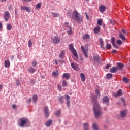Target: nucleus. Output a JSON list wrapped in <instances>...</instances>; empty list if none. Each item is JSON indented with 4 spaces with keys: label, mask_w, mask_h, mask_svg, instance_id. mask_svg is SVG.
I'll return each mask as SVG.
<instances>
[{
    "label": "nucleus",
    "mask_w": 130,
    "mask_h": 130,
    "mask_svg": "<svg viewBox=\"0 0 130 130\" xmlns=\"http://www.w3.org/2000/svg\"><path fill=\"white\" fill-rule=\"evenodd\" d=\"M92 101L94 103L93 105V110L94 112L95 117L98 119L100 118V117L102 115V112L99 107V104L97 102V100L95 98H92Z\"/></svg>",
    "instance_id": "f257e3e1"
},
{
    "label": "nucleus",
    "mask_w": 130,
    "mask_h": 130,
    "mask_svg": "<svg viewBox=\"0 0 130 130\" xmlns=\"http://www.w3.org/2000/svg\"><path fill=\"white\" fill-rule=\"evenodd\" d=\"M72 18L74 21H77L79 24L82 23V16L77 11L75 10L73 12Z\"/></svg>",
    "instance_id": "f03ea898"
},
{
    "label": "nucleus",
    "mask_w": 130,
    "mask_h": 130,
    "mask_svg": "<svg viewBox=\"0 0 130 130\" xmlns=\"http://www.w3.org/2000/svg\"><path fill=\"white\" fill-rule=\"evenodd\" d=\"M30 123V121L29 119L26 118H21L18 121V125L20 126V127H24L25 125Z\"/></svg>",
    "instance_id": "7ed1b4c3"
},
{
    "label": "nucleus",
    "mask_w": 130,
    "mask_h": 130,
    "mask_svg": "<svg viewBox=\"0 0 130 130\" xmlns=\"http://www.w3.org/2000/svg\"><path fill=\"white\" fill-rule=\"evenodd\" d=\"M66 29L67 30V34L68 35H72V32L73 31V29H72V27H71L70 26L68 25V23H66Z\"/></svg>",
    "instance_id": "20e7f679"
},
{
    "label": "nucleus",
    "mask_w": 130,
    "mask_h": 130,
    "mask_svg": "<svg viewBox=\"0 0 130 130\" xmlns=\"http://www.w3.org/2000/svg\"><path fill=\"white\" fill-rule=\"evenodd\" d=\"M4 18L6 22L9 21V19H10V12H9V11H6L4 13Z\"/></svg>",
    "instance_id": "39448f33"
},
{
    "label": "nucleus",
    "mask_w": 130,
    "mask_h": 130,
    "mask_svg": "<svg viewBox=\"0 0 130 130\" xmlns=\"http://www.w3.org/2000/svg\"><path fill=\"white\" fill-rule=\"evenodd\" d=\"M121 95H122V90L121 89H119L117 93H113V96L114 97H120Z\"/></svg>",
    "instance_id": "423d86ee"
},
{
    "label": "nucleus",
    "mask_w": 130,
    "mask_h": 130,
    "mask_svg": "<svg viewBox=\"0 0 130 130\" xmlns=\"http://www.w3.org/2000/svg\"><path fill=\"white\" fill-rule=\"evenodd\" d=\"M81 49L86 58H88V49H85L84 46H82Z\"/></svg>",
    "instance_id": "0eeeda50"
},
{
    "label": "nucleus",
    "mask_w": 130,
    "mask_h": 130,
    "mask_svg": "<svg viewBox=\"0 0 130 130\" xmlns=\"http://www.w3.org/2000/svg\"><path fill=\"white\" fill-rule=\"evenodd\" d=\"M93 60L94 62H100L102 59H101L99 55H95L93 56Z\"/></svg>",
    "instance_id": "6e6552de"
},
{
    "label": "nucleus",
    "mask_w": 130,
    "mask_h": 130,
    "mask_svg": "<svg viewBox=\"0 0 130 130\" xmlns=\"http://www.w3.org/2000/svg\"><path fill=\"white\" fill-rule=\"evenodd\" d=\"M44 111L45 117L48 118V117L49 116V110H48V108H47V107H45L44 109Z\"/></svg>",
    "instance_id": "1a4fd4ad"
},
{
    "label": "nucleus",
    "mask_w": 130,
    "mask_h": 130,
    "mask_svg": "<svg viewBox=\"0 0 130 130\" xmlns=\"http://www.w3.org/2000/svg\"><path fill=\"white\" fill-rule=\"evenodd\" d=\"M53 43H59L60 42V39L58 37H55L52 39Z\"/></svg>",
    "instance_id": "9d476101"
},
{
    "label": "nucleus",
    "mask_w": 130,
    "mask_h": 130,
    "mask_svg": "<svg viewBox=\"0 0 130 130\" xmlns=\"http://www.w3.org/2000/svg\"><path fill=\"white\" fill-rule=\"evenodd\" d=\"M119 37L121 39V40L124 42V41H126V38H125V36L122 32H120L119 34Z\"/></svg>",
    "instance_id": "9b49d317"
},
{
    "label": "nucleus",
    "mask_w": 130,
    "mask_h": 130,
    "mask_svg": "<svg viewBox=\"0 0 130 130\" xmlns=\"http://www.w3.org/2000/svg\"><path fill=\"white\" fill-rule=\"evenodd\" d=\"M127 114V110H122L120 113L121 117L122 118H123V117H125V116H126Z\"/></svg>",
    "instance_id": "f8f14e48"
},
{
    "label": "nucleus",
    "mask_w": 130,
    "mask_h": 130,
    "mask_svg": "<svg viewBox=\"0 0 130 130\" xmlns=\"http://www.w3.org/2000/svg\"><path fill=\"white\" fill-rule=\"evenodd\" d=\"M111 40V43L113 47H114V48H118V47H117V45L115 44V38H114V37H112Z\"/></svg>",
    "instance_id": "ddd939ff"
},
{
    "label": "nucleus",
    "mask_w": 130,
    "mask_h": 130,
    "mask_svg": "<svg viewBox=\"0 0 130 130\" xmlns=\"http://www.w3.org/2000/svg\"><path fill=\"white\" fill-rule=\"evenodd\" d=\"M21 10L23 11H26L28 13H30L31 12V9L26 6H21Z\"/></svg>",
    "instance_id": "4468645a"
},
{
    "label": "nucleus",
    "mask_w": 130,
    "mask_h": 130,
    "mask_svg": "<svg viewBox=\"0 0 130 130\" xmlns=\"http://www.w3.org/2000/svg\"><path fill=\"white\" fill-rule=\"evenodd\" d=\"M69 50L71 51L72 53H74V52H76L77 51H76V49L74 48V45L73 44H70L69 46Z\"/></svg>",
    "instance_id": "2eb2a0df"
},
{
    "label": "nucleus",
    "mask_w": 130,
    "mask_h": 130,
    "mask_svg": "<svg viewBox=\"0 0 130 130\" xmlns=\"http://www.w3.org/2000/svg\"><path fill=\"white\" fill-rule=\"evenodd\" d=\"M71 66L73 70H75V71H78L79 69L78 68V65L76 63H71Z\"/></svg>",
    "instance_id": "dca6fc26"
},
{
    "label": "nucleus",
    "mask_w": 130,
    "mask_h": 130,
    "mask_svg": "<svg viewBox=\"0 0 130 130\" xmlns=\"http://www.w3.org/2000/svg\"><path fill=\"white\" fill-rule=\"evenodd\" d=\"M124 67V65L120 62L117 63V68L118 70H121Z\"/></svg>",
    "instance_id": "f3484780"
},
{
    "label": "nucleus",
    "mask_w": 130,
    "mask_h": 130,
    "mask_svg": "<svg viewBox=\"0 0 130 130\" xmlns=\"http://www.w3.org/2000/svg\"><path fill=\"white\" fill-rule=\"evenodd\" d=\"M118 71V69L116 67H113L110 70V73H112V74H114L116 73Z\"/></svg>",
    "instance_id": "a211bd4d"
},
{
    "label": "nucleus",
    "mask_w": 130,
    "mask_h": 130,
    "mask_svg": "<svg viewBox=\"0 0 130 130\" xmlns=\"http://www.w3.org/2000/svg\"><path fill=\"white\" fill-rule=\"evenodd\" d=\"M72 53L74 55V56L73 57V59L77 61V60L79 59V57H78V54L77 53V52H74Z\"/></svg>",
    "instance_id": "6ab92c4d"
},
{
    "label": "nucleus",
    "mask_w": 130,
    "mask_h": 130,
    "mask_svg": "<svg viewBox=\"0 0 130 130\" xmlns=\"http://www.w3.org/2000/svg\"><path fill=\"white\" fill-rule=\"evenodd\" d=\"M83 126H84V130H89L90 129V125L89 124V123L86 122L84 123L83 124Z\"/></svg>",
    "instance_id": "aec40b11"
},
{
    "label": "nucleus",
    "mask_w": 130,
    "mask_h": 130,
    "mask_svg": "<svg viewBox=\"0 0 130 130\" xmlns=\"http://www.w3.org/2000/svg\"><path fill=\"white\" fill-rule=\"evenodd\" d=\"M92 127L93 130H99V126L95 122H94L93 123Z\"/></svg>",
    "instance_id": "412c9836"
},
{
    "label": "nucleus",
    "mask_w": 130,
    "mask_h": 130,
    "mask_svg": "<svg viewBox=\"0 0 130 130\" xmlns=\"http://www.w3.org/2000/svg\"><path fill=\"white\" fill-rule=\"evenodd\" d=\"M100 12L103 13L105 10H106V7L103 5H101L99 8Z\"/></svg>",
    "instance_id": "4be33fe9"
},
{
    "label": "nucleus",
    "mask_w": 130,
    "mask_h": 130,
    "mask_svg": "<svg viewBox=\"0 0 130 130\" xmlns=\"http://www.w3.org/2000/svg\"><path fill=\"white\" fill-rule=\"evenodd\" d=\"M28 72H29L30 74H34L35 72H36V70L34 69V68L31 67L29 69L27 70Z\"/></svg>",
    "instance_id": "5701e85b"
},
{
    "label": "nucleus",
    "mask_w": 130,
    "mask_h": 130,
    "mask_svg": "<svg viewBox=\"0 0 130 130\" xmlns=\"http://www.w3.org/2000/svg\"><path fill=\"white\" fill-rule=\"evenodd\" d=\"M52 124V120H49L45 123V125L47 127L50 126V125H51Z\"/></svg>",
    "instance_id": "b1692460"
},
{
    "label": "nucleus",
    "mask_w": 130,
    "mask_h": 130,
    "mask_svg": "<svg viewBox=\"0 0 130 130\" xmlns=\"http://www.w3.org/2000/svg\"><path fill=\"white\" fill-rule=\"evenodd\" d=\"M80 77L82 82H85V81H86V77L85 76V74H84V73H81L80 74Z\"/></svg>",
    "instance_id": "393cba45"
},
{
    "label": "nucleus",
    "mask_w": 130,
    "mask_h": 130,
    "mask_svg": "<svg viewBox=\"0 0 130 130\" xmlns=\"http://www.w3.org/2000/svg\"><path fill=\"white\" fill-rule=\"evenodd\" d=\"M63 78L69 80V78H71V75L69 73H64L63 74Z\"/></svg>",
    "instance_id": "a878e982"
},
{
    "label": "nucleus",
    "mask_w": 130,
    "mask_h": 130,
    "mask_svg": "<svg viewBox=\"0 0 130 130\" xmlns=\"http://www.w3.org/2000/svg\"><path fill=\"white\" fill-rule=\"evenodd\" d=\"M103 103H108L109 102V98L107 96H105L103 98Z\"/></svg>",
    "instance_id": "bb28decb"
},
{
    "label": "nucleus",
    "mask_w": 130,
    "mask_h": 130,
    "mask_svg": "<svg viewBox=\"0 0 130 130\" xmlns=\"http://www.w3.org/2000/svg\"><path fill=\"white\" fill-rule=\"evenodd\" d=\"M10 65H11V63L10 62V60H5V65H4L5 68H9V67H10Z\"/></svg>",
    "instance_id": "cd10ccee"
},
{
    "label": "nucleus",
    "mask_w": 130,
    "mask_h": 130,
    "mask_svg": "<svg viewBox=\"0 0 130 130\" xmlns=\"http://www.w3.org/2000/svg\"><path fill=\"white\" fill-rule=\"evenodd\" d=\"M122 81L123 82H124V83H130L129 79L125 77H123Z\"/></svg>",
    "instance_id": "c85d7f7f"
},
{
    "label": "nucleus",
    "mask_w": 130,
    "mask_h": 130,
    "mask_svg": "<svg viewBox=\"0 0 130 130\" xmlns=\"http://www.w3.org/2000/svg\"><path fill=\"white\" fill-rule=\"evenodd\" d=\"M65 98L67 101V106H70V96L66 95H65Z\"/></svg>",
    "instance_id": "c756f323"
},
{
    "label": "nucleus",
    "mask_w": 130,
    "mask_h": 130,
    "mask_svg": "<svg viewBox=\"0 0 130 130\" xmlns=\"http://www.w3.org/2000/svg\"><path fill=\"white\" fill-rule=\"evenodd\" d=\"M94 33L98 34L100 31V26H98L97 27H95L93 29Z\"/></svg>",
    "instance_id": "7c9ffc66"
},
{
    "label": "nucleus",
    "mask_w": 130,
    "mask_h": 130,
    "mask_svg": "<svg viewBox=\"0 0 130 130\" xmlns=\"http://www.w3.org/2000/svg\"><path fill=\"white\" fill-rule=\"evenodd\" d=\"M64 51H61V53L59 54V57L60 58H63L64 57Z\"/></svg>",
    "instance_id": "2f4dec72"
},
{
    "label": "nucleus",
    "mask_w": 130,
    "mask_h": 130,
    "mask_svg": "<svg viewBox=\"0 0 130 130\" xmlns=\"http://www.w3.org/2000/svg\"><path fill=\"white\" fill-rule=\"evenodd\" d=\"M90 39V35L88 34H85L83 36V39L84 40H86V39Z\"/></svg>",
    "instance_id": "473e14b6"
},
{
    "label": "nucleus",
    "mask_w": 130,
    "mask_h": 130,
    "mask_svg": "<svg viewBox=\"0 0 130 130\" xmlns=\"http://www.w3.org/2000/svg\"><path fill=\"white\" fill-rule=\"evenodd\" d=\"M58 75H59V73H58V72H57V71L53 72L52 73V76L53 77H54V78H56V77H57V76H58Z\"/></svg>",
    "instance_id": "72a5a7b5"
},
{
    "label": "nucleus",
    "mask_w": 130,
    "mask_h": 130,
    "mask_svg": "<svg viewBox=\"0 0 130 130\" xmlns=\"http://www.w3.org/2000/svg\"><path fill=\"white\" fill-rule=\"evenodd\" d=\"M113 75L112 74H110V73H109V74H107L106 75V77L107 78V79L108 80H109L110 78H111V77H112Z\"/></svg>",
    "instance_id": "f704fd0d"
},
{
    "label": "nucleus",
    "mask_w": 130,
    "mask_h": 130,
    "mask_svg": "<svg viewBox=\"0 0 130 130\" xmlns=\"http://www.w3.org/2000/svg\"><path fill=\"white\" fill-rule=\"evenodd\" d=\"M52 15L53 16V17H54V18L56 17H59V13H56L55 12H52Z\"/></svg>",
    "instance_id": "c9c22d12"
},
{
    "label": "nucleus",
    "mask_w": 130,
    "mask_h": 130,
    "mask_svg": "<svg viewBox=\"0 0 130 130\" xmlns=\"http://www.w3.org/2000/svg\"><path fill=\"white\" fill-rule=\"evenodd\" d=\"M121 32L123 33V34H125V35H128V31L125 30L124 29H121Z\"/></svg>",
    "instance_id": "e433bc0d"
},
{
    "label": "nucleus",
    "mask_w": 130,
    "mask_h": 130,
    "mask_svg": "<svg viewBox=\"0 0 130 130\" xmlns=\"http://www.w3.org/2000/svg\"><path fill=\"white\" fill-rule=\"evenodd\" d=\"M7 29L8 31H11V30H12V25L11 24H7Z\"/></svg>",
    "instance_id": "4c0bfd02"
},
{
    "label": "nucleus",
    "mask_w": 130,
    "mask_h": 130,
    "mask_svg": "<svg viewBox=\"0 0 130 130\" xmlns=\"http://www.w3.org/2000/svg\"><path fill=\"white\" fill-rule=\"evenodd\" d=\"M102 22H103L102 19H99L97 21L98 25H99V26H101V25H102Z\"/></svg>",
    "instance_id": "58836bf2"
},
{
    "label": "nucleus",
    "mask_w": 130,
    "mask_h": 130,
    "mask_svg": "<svg viewBox=\"0 0 130 130\" xmlns=\"http://www.w3.org/2000/svg\"><path fill=\"white\" fill-rule=\"evenodd\" d=\"M37 94H34L33 95V101L34 102H36V101H37Z\"/></svg>",
    "instance_id": "ea45409f"
},
{
    "label": "nucleus",
    "mask_w": 130,
    "mask_h": 130,
    "mask_svg": "<svg viewBox=\"0 0 130 130\" xmlns=\"http://www.w3.org/2000/svg\"><path fill=\"white\" fill-rule=\"evenodd\" d=\"M58 101L60 102L61 104H62V103H63V96H61L59 98Z\"/></svg>",
    "instance_id": "a19ab883"
},
{
    "label": "nucleus",
    "mask_w": 130,
    "mask_h": 130,
    "mask_svg": "<svg viewBox=\"0 0 130 130\" xmlns=\"http://www.w3.org/2000/svg\"><path fill=\"white\" fill-rule=\"evenodd\" d=\"M28 47L30 48V47H32V40L31 39H29L28 41Z\"/></svg>",
    "instance_id": "79ce46f5"
},
{
    "label": "nucleus",
    "mask_w": 130,
    "mask_h": 130,
    "mask_svg": "<svg viewBox=\"0 0 130 130\" xmlns=\"http://www.w3.org/2000/svg\"><path fill=\"white\" fill-rule=\"evenodd\" d=\"M107 49H110L111 48V45L109 43H107V45L106 46Z\"/></svg>",
    "instance_id": "37998d69"
},
{
    "label": "nucleus",
    "mask_w": 130,
    "mask_h": 130,
    "mask_svg": "<svg viewBox=\"0 0 130 130\" xmlns=\"http://www.w3.org/2000/svg\"><path fill=\"white\" fill-rule=\"evenodd\" d=\"M117 44H118L119 45H121L122 44V41L120 40H118L116 41Z\"/></svg>",
    "instance_id": "c03bdc74"
},
{
    "label": "nucleus",
    "mask_w": 130,
    "mask_h": 130,
    "mask_svg": "<svg viewBox=\"0 0 130 130\" xmlns=\"http://www.w3.org/2000/svg\"><path fill=\"white\" fill-rule=\"evenodd\" d=\"M68 85V82H67V81L66 80H63L62 82V86H63L64 87L67 86Z\"/></svg>",
    "instance_id": "a18cd8bd"
},
{
    "label": "nucleus",
    "mask_w": 130,
    "mask_h": 130,
    "mask_svg": "<svg viewBox=\"0 0 130 130\" xmlns=\"http://www.w3.org/2000/svg\"><path fill=\"white\" fill-rule=\"evenodd\" d=\"M95 93H96L98 96L99 97H100V91H99V89H96L95 90Z\"/></svg>",
    "instance_id": "49530a36"
},
{
    "label": "nucleus",
    "mask_w": 130,
    "mask_h": 130,
    "mask_svg": "<svg viewBox=\"0 0 130 130\" xmlns=\"http://www.w3.org/2000/svg\"><path fill=\"white\" fill-rule=\"evenodd\" d=\"M36 8L37 9H40V8H41V3H38L36 5Z\"/></svg>",
    "instance_id": "de8ad7c7"
},
{
    "label": "nucleus",
    "mask_w": 130,
    "mask_h": 130,
    "mask_svg": "<svg viewBox=\"0 0 130 130\" xmlns=\"http://www.w3.org/2000/svg\"><path fill=\"white\" fill-rule=\"evenodd\" d=\"M36 64H37V61H34L32 62V64H31V65H32L34 67H36Z\"/></svg>",
    "instance_id": "09e8293b"
},
{
    "label": "nucleus",
    "mask_w": 130,
    "mask_h": 130,
    "mask_svg": "<svg viewBox=\"0 0 130 130\" xmlns=\"http://www.w3.org/2000/svg\"><path fill=\"white\" fill-rule=\"evenodd\" d=\"M55 114L57 116H59V115H60V111H57L56 112Z\"/></svg>",
    "instance_id": "8fccbe9b"
},
{
    "label": "nucleus",
    "mask_w": 130,
    "mask_h": 130,
    "mask_svg": "<svg viewBox=\"0 0 130 130\" xmlns=\"http://www.w3.org/2000/svg\"><path fill=\"white\" fill-rule=\"evenodd\" d=\"M110 67H111V66H110V64H108L105 66V69H106L107 70H108V69H109Z\"/></svg>",
    "instance_id": "3c124183"
},
{
    "label": "nucleus",
    "mask_w": 130,
    "mask_h": 130,
    "mask_svg": "<svg viewBox=\"0 0 130 130\" xmlns=\"http://www.w3.org/2000/svg\"><path fill=\"white\" fill-rule=\"evenodd\" d=\"M22 1L24 3H25V2L30 3V2H32V0H22Z\"/></svg>",
    "instance_id": "603ef678"
},
{
    "label": "nucleus",
    "mask_w": 130,
    "mask_h": 130,
    "mask_svg": "<svg viewBox=\"0 0 130 130\" xmlns=\"http://www.w3.org/2000/svg\"><path fill=\"white\" fill-rule=\"evenodd\" d=\"M58 89L59 91H61V89H62V88L61 87V86L60 85H58Z\"/></svg>",
    "instance_id": "864d4df0"
},
{
    "label": "nucleus",
    "mask_w": 130,
    "mask_h": 130,
    "mask_svg": "<svg viewBox=\"0 0 130 130\" xmlns=\"http://www.w3.org/2000/svg\"><path fill=\"white\" fill-rule=\"evenodd\" d=\"M59 62L61 64H63V63H64V61H62V60H59Z\"/></svg>",
    "instance_id": "5fc2aeb1"
},
{
    "label": "nucleus",
    "mask_w": 130,
    "mask_h": 130,
    "mask_svg": "<svg viewBox=\"0 0 130 130\" xmlns=\"http://www.w3.org/2000/svg\"><path fill=\"white\" fill-rule=\"evenodd\" d=\"M85 16L87 19V20H89V16L88 15V14L87 13H85Z\"/></svg>",
    "instance_id": "6e6d98bb"
},
{
    "label": "nucleus",
    "mask_w": 130,
    "mask_h": 130,
    "mask_svg": "<svg viewBox=\"0 0 130 130\" xmlns=\"http://www.w3.org/2000/svg\"><path fill=\"white\" fill-rule=\"evenodd\" d=\"M100 42L101 46H102V45H103V41L100 40Z\"/></svg>",
    "instance_id": "4d7b16f0"
},
{
    "label": "nucleus",
    "mask_w": 130,
    "mask_h": 130,
    "mask_svg": "<svg viewBox=\"0 0 130 130\" xmlns=\"http://www.w3.org/2000/svg\"><path fill=\"white\" fill-rule=\"evenodd\" d=\"M117 51H116V50H113L111 52L112 53H116L117 52Z\"/></svg>",
    "instance_id": "13d9d810"
},
{
    "label": "nucleus",
    "mask_w": 130,
    "mask_h": 130,
    "mask_svg": "<svg viewBox=\"0 0 130 130\" xmlns=\"http://www.w3.org/2000/svg\"><path fill=\"white\" fill-rule=\"evenodd\" d=\"M55 64H56V66H57V64H58V61H57V59H55Z\"/></svg>",
    "instance_id": "bf43d9fd"
},
{
    "label": "nucleus",
    "mask_w": 130,
    "mask_h": 130,
    "mask_svg": "<svg viewBox=\"0 0 130 130\" xmlns=\"http://www.w3.org/2000/svg\"><path fill=\"white\" fill-rule=\"evenodd\" d=\"M3 28V24L1 22H0V31L2 30V28Z\"/></svg>",
    "instance_id": "052dcab7"
},
{
    "label": "nucleus",
    "mask_w": 130,
    "mask_h": 130,
    "mask_svg": "<svg viewBox=\"0 0 130 130\" xmlns=\"http://www.w3.org/2000/svg\"><path fill=\"white\" fill-rule=\"evenodd\" d=\"M12 108H14V109H15V108H16V105H13Z\"/></svg>",
    "instance_id": "680f3d73"
},
{
    "label": "nucleus",
    "mask_w": 130,
    "mask_h": 130,
    "mask_svg": "<svg viewBox=\"0 0 130 130\" xmlns=\"http://www.w3.org/2000/svg\"><path fill=\"white\" fill-rule=\"evenodd\" d=\"M68 15L69 16V17L71 16V12L70 11L68 12Z\"/></svg>",
    "instance_id": "e2e57ef3"
},
{
    "label": "nucleus",
    "mask_w": 130,
    "mask_h": 130,
    "mask_svg": "<svg viewBox=\"0 0 130 130\" xmlns=\"http://www.w3.org/2000/svg\"><path fill=\"white\" fill-rule=\"evenodd\" d=\"M121 101H122V102H125V101L124 100V99H123V98L121 99Z\"/></svg>",
    "instance_id": "0e129e2a"
},
{
    "label": "nucleus",
    "mask_w": 130,
    "mask_h": 130,
    "mask_svg": "<svg viewBox=\"0 0 130 130\" xmlns=\"http://www.w3.org/2000/svg\"><path fill=\"white\" fill-rule=\"evenodd\" d=\"M3 89V85H0V90H2Z\"/></svg>",
    "instance_id": "69168bd1"
},
{
    "label": "nucleus",
    "mask_w": 130,
    "mask_h": 130,
    "mask_svg": "<svg viewBox=\"0 0 130 130\" xmlns=\"http://www.w3.org/2000/svg\"><path fill=\"white\" fill-rule=\"evenodd\" d=\"M7 0H1L2 3H4V2H6Z\"/></svg>",
    "instance_id": "338daca9"
},
{
    "label": "nucleus",
    "mask_w": 130,
    "mask_h": 130,
    "mask_svg": "<svg viewBox=\"0 0 130 130\" xmlns=\"http://www.w3.org/2000/svg\"><path fill=\"white\" fill-rule=\"evenodd\" d=\"M28 101L29 102H31V99H28Z\"/></svg>",
    "instance_id": "774afa93"
}]
</instances>
